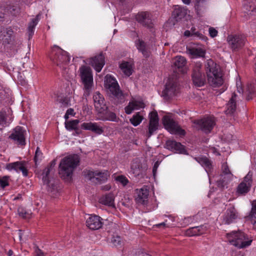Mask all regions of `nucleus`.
<instances>
[{
  "label": "nucleus",
  "mask_w": 256,
  "mask_h": 256,
  "mask_svg": "<svg viewBox=\"0 0 256 256\" xmlns=\"http://www.w3.org/2000/svg\"><path fill=\"white\" fill-rule=\"evenodd\" d=\"M136 44L137 48L141 52L146 58H148L150 56V53L146 48V46L145 42L140 40H138L136 41Z\"/></svg>",
  "instance_id": "2f4dec72"
},
{
  "label": "nucleus",
  "mask_w": 256,
  "mask_h": 256,
  "mask_svg": "<svg viewBox=\"0 0 256 256\" xmlns=\"http://www.w3.org/2000/svg\"><path fill=\"white\" fill-rule=\"evenodd\" d=\"M108 175L107 172H100L96 171L95 183L101 184L108 179Z\"/></svg>",
  "instance_id": "f704fd0d"
},
{
  "label": "nucleus",
  "mask_w": 256,
  "mask_h": 256,
  "mask_svg": "<svg viewBox=\"0 0 256 256\" xmlns=\"http://www.w3.org/2000/svg\"><path fill=\"white\" fill-rule=\"evenodd\" d=\"M80 128L83 130H90L98 134H100L104 132L102 128L96 122H84L81 124Z\"/></svg>",
  "instance_id": "412c9836"
},
{
  "label": "nucleus",
  "mask_w": 256,
  "mask_h": 256,
  "mask_svg": "<svg viewBox=\"0 0 256 256\" xmlns=\"http://www.w3.org/2000/svg\"><path fill=\"white\" fill-rule=\"evenodd\" d=\"M245 182H242L239 184L237 188V192L238 194L244 195L250 190V186L249 184H245Z\"/></svg>",
  "instance_id": "e433bc0d"
},
{
  "label": "nucleus",
  "mask_w": 256,
  "mask_h": 256,
  "mask_svg": "<svg viewBox=\"0 0 256 256\" xmlns=\"http://www.w3.org/2000/svg\"><path fill=\"white\" fill-rule=\"evenodd\" d=\"M86 224L90 229L98 230L102 227V218L98 216H91L87 219Z\"/></svg>",
  "instance_id": "6ab92c4d"
},
{
  "label": "nucleus",
  "mask_w": 256,
  "mask_h": 256,
  "mask_svg": "<svg viewBox=\"0 0 256 256\" xmlns=\"http://www.w3.org/2000/svg\"><path fill=\"white\" fill-rule=\"evenodd\" d=\"M9 176H4L0 177V186L2 188H5L8 185Z\"/></svg>",
  "instance_id": "a18cd8bd"
},
{
  "label": "nucleus",
  "mask_w": 256,
  "mask_h": 256,
  "mask_svg": "<svg viewBox=\"0 0 256 256\" xmlns=\"http://www.w3.org/2000/svg\"><path fill=\"white\" fill-rule=\"evenodd\" d=\"M222 174L220 179L218 180V186L221 188H224L231 180L233 175L226 162L222 164Z\"/></svg>",
  "instance_id": "9b49d317"
},
{
  "label": "nucleus",
  "mask_w": 256,
  "mask_h": 256,
  "mask_svg": "<svg viewBox=\"0 0 256 256\" xmlns=\"http://www.w3.org/2000/svg\"><path fill=\"white\" fill-rule=\"evenodd\" d=\"M142 166L140 162L138 161L133 162L131 166V168L132 172L136 176H142Z\"/></svg>",
  "instance_id": "473e14b6"
},
{
  "label": "nucleus",
  "mask_w": 256,
  "mask_h": 256,
  "mask_svg": "<svg viewBox=\"0 0 256 256\" xmlns=\"http://www.w3.org/2000/svg\"><path fill=\"white\" fill-rule=\"evenodd\" d=\"M36 256H44V253L36 246L34 247Z\"/></svg>",
  "instance_id": "4d7b16f0"
},
{
  "label": "nucleus",
  "mask_w": 256,
  "mask_h": 256,
  "mask_svg": "<svg viewBox=\"0 0 256 256\" xmlns=\"http://www.w3.org/2000/svg\"><path fill=\"white\" fill-rule=\"evenodd\" d=\"M38 16L36 18L32 19L30 22L28 24V34L29 39H30L34 34V30L35 26H36L38 22Z\"/></svg>",
  "instance_id": "c9c22d12"
},
{
  "label": "nucleus",
  "mask_w": 256,
  "mask_h": 256,
  "mask_svg": "<svg viewBox=\"0 0 256 256\" xmlns=\"http://www.w3.org/2000/svg\"><path fill=\"white\" fill-rule=\"evenodd\" d=\"M111 242L114 246H118L121 244V238L120 236H114L111 240Z\"/></svg>",
  "instance_id": "de8ad7c7"
},
{
  "label": "nucleus",
  "mask_w": 256,
  "mask_h": 256,
  "mask_svg": "<svg viewBox=\"0 0 256 256\" xmlns=\"http://www.w3.org/2000/svg\"><path fill=\"white\" fill-rule=\"evenodd\" d=\"M143 119V116L140 114V112H138L130 119V121L134 126H136L140 124Z\"/></svg>",
  "instance_id": "58836bf2"
},
{
  "label": "nucleus",
  "mask_w": 256,
  "mask_h": 256,
  "mask_svg": "<svg viewBox=\"0 0 256 256\" xmlns=\"http://www.w3.org/2000/svg\"><path fill=\"white\" fill-rule=\"evenodd\" d=\"M84 172L85 177L87 179L95 182L96 171L93 172L90 170H84Z\"/></svg>",
  "instance_id": "37998d69"
},
{
  "label": "nucleus",
  "mask_w": 256,
  "mask_h": 256,
  "mask_svg": "<svg viewBox=\"0 0 256 256\" xmlns=\"http://www.w3.org/2000/svg\"><path fill=\"white\" fill-rule=\"evenodd\" d=\"M236 95L234 93L226 106V110L224 112L227 116H233L236 110Z\"/></svg>",
  "instance_id": "5701e85b"
},
{
  "label": "nucleus",
  "mask_w": 256,
  "mask_h": 256,
  "mask_svg": "<svg viewBox=\"0 0 256 256\" xmlns=\"http://www.w3.org/2000/svg\"><path fill=\"white\" fill-rule=\"evenodd\" d=\"M195 160L204 167L206 171L210 170L212 168V162L206 156H202L194 158Z\"/></svg>",
  "instance_id": "cd10ccee"
},
{
  "label": "nucleus",
  "mask_w": 256,
  "mask_h": 256,
  "mask_svg": "<svg viewBox=\"0 0 256 256\" xmlns=\"http://www.w3.org/2000/svg\"><path fill=\"white\" fill-rule=\"evenodd\" d=\"M229 46L234 50L242 48L246 42V37L242 34L230 35L227 38Z\"/></svg>",
  "instance_id": "1a4fd4ad"
},
{
  "label": "nucleus",
  "mask_w": 256,
  "mask_h": 256,
  "mask_svg": "<svg viewBox=\"0 0 256 256\" xmlns=\"http://www.w3.org/2000/svg\"><path fill=\"white\" fill-rule=\"evenodd\" d=\"M42 180L44 184H46L48 186H50V180H48V176L42 175Z\"/></svg>",
  "instance_id": "bf43d9fd"
},
{
  "label": "nucleus",
  "mask_w": 256,
  "mask_h": 256,
  "mask_svg": "<svg viewBox=\"0 0 256 256\" xmlns=\"http://www.w3.org/2000/svg\"><path fill=\"white\" fill-rule=\"evenodd\" d=\"M114 179L124 186H126L129 182L128 179L124 175L115 176H114Z\"/></svg>",
  "instance_id": "a19ab883"
},
{
  "label": "nucleus",
  "mask_w": 256,
  "mask_h": 256,
  "mask_svg": "<svg viewBox=\"0 0 256 256\" xmlns=\"http://www.w3.org/2000/svg\"><path fill=\"white\" fill-rule=\"evenodd\" d=\"M209 34L211 37L214 38L217 36L218 31L214 28L211 27L209 28Z\"/></svg>",
  "instance_id": "6e6d98bb"
},
{
  "label": "nucleus",
  "mask_w": 256,
  "mask_h": 256,
  "mask_svg": "<svg viewBox=\"0 0 256 256\" xmlns=\"http://www.w3.org/2000/svg\"><path fill=\"white\" fill-rule=\"evenodd\" d=\"M184 36H188V37H189V36H196L199 37L200 38H204L203 35L202 34H200L198 32H192L191 33V32L188 30H186L184 32Z\"/></svg>",
  "instance_id": "09e8293b"
},
{
  "label": "nucleus",
  "mask_w": 256,
  "mask_h": 256,
  "mask_svg": "<svg viewBox=\"0 0 256 256\" xmlns=\"http://www.w3.org/2000/svg\"><path fill=\"white\" fill-rule=\"evenodd\" d=\"M238 217V212L234 207L232 206L226 210L223 217V222L226 224H230Z\"/></svg>",
  "instance_id": "a211bd4d"
},
{
  "label": "nucleus",
  "mask_w": 256,
  "mask_h": 256,
  "mask_svg": "<svg viewBox=\"0 0 256 256\" xmlns=\"http://www.w3.org/2000/svg\"><path fill=\"white\" fill-rule=\"evenodd\" d=\"M80 121L78 120H74L65 122L66 128L68 130H76Z\"/></svg>",
  "instance_id": "4c0bfd02"
},
{
  "label": "nucleus",
  "mask_w": 256,
  "mask_h": 256,
  "mask_svg": "<svg viewBox=\"0 0 256 256\" xmlns=\"http://www.w3.org/2000/svg\"><path fill=\"white\" fill-rule=\"evenodd\" d=\"M149 190L146 186H144L140 189L135 190L134 198L136 203L146 204L148 201Z\"/></svg>",
  "instance_id": "ddd939ff"
},
{
  "label": "nucleus",
  "mask_w": 256,
  "mask_h": 256,
  "mask_svg": "<svg viewBox=\"0 0 256 256\" xmlns=\"http://www.w3.org/2000/svg\"><path fill=\"white\" fill-rule=\"evenodd\" d=\"M194 123L197 124L199 128L204 132L207 134L211 132L216 122L214 118L207 117L200 120H196Z\"/></svg>",
  "instance_id": "9d476101"
},
{
  "label": "nucleus",
  "mask_w": 256,
  "mask_h": 256,
  "mask_svg": "<svg viewBox=\"0 0 256 256\" xmlns=\"http://www.w3.org/2000/svg\"><path fill=\"white\" fill-rule=\"evenodd\" d=\"M158 166H159V162L158 161H157L154 163V166L152 168V172H153L154 176H155Z\"/></svg>",
  "instance_id": "680f3d73"
},
{
  "label": "nucleus",
  "mask_w": 256,
  "mask_h": 256,
  "mask_svg": "<svg viewBox=\"0 0 256 256\" xmlns=\"http://www.w3.org/2000/svg\"><path fill=\"white\" fill-rule=\"evenodd\" d=\"M173 66L175 68H178L180 70V71L182 72H184V70L183 69L184 67L185 66L186 64V58L182 56H176L173 60Z\"/></svg>",
  "instance_id": "393cba45"
},
{
  "label": "nucleus",
  "mask_w": 256,
  "mask_h": 256,
  "mask_svg": "<svg viewBox=\"0 0 256 256\" xmlns=\"http://www.w3.org/2000/svg\"><path fill=\"white\" fill-rule=\"evenodd\" d=\"M110 188V186L109 185H106L102 186V189L104 190H108Z\"/></svg>",
  "instance_id": "338daca9"
},
{
  "label": "nucleus",
  "mask_w": 256,
  "mask_h": 256,
  "mask_svg": "<svg viewBox=\"0 0 256 256\" xmlns=\"http://www.w3.org/2000/svg\"><path fill=\"white\" fill-rule=\"evenodd\" d=\"M250 214H256V200H254L252 202V208Z\"/></svg>",
  "instance_id": "13d9d810"
},
{
  "label": "nucleus",
  "mask_w": 256,
  "mask_h": 256,
  "mask_svg": "<svg viewBox=\"0 0 256 256\" xmlns=\"http://www.w3.org/2000/svg\"><path fill=\"white\" fill-rule=\"evenodd\" d=\"M179 87L177 84L173 81L170 80L162 92V96L168 98L175 96L178 92Z\"/></svg>",
  "instance_id": "2eb2a0df"
},
{
  "label": "nucleus",
  "mask_w": 256,
  "mask_h": 256,
  "mask_svg": "<svg viewBox=\"0 0 256 256\" xmlns=\"http://www.w3.org/2000/svg\"><path fill=\"white\" fill-rule=\"evenodd\" d=\"M136 20L143 26L152 28V21L150 17V14L148 12H144L138 14L136 16Z\"/></svg>",
  "instance_id": "aec40b11"
},
{
  "label": "nucleus",
  "mask_w": 256,
  "mask_h": 256,
  "mask_svg": "<svg viewBox=\"0 0 256 256\" xmlns=\"http://www.w3.org/2000/svg\"><path fill=\"white\" fill-rule=\"evenodd\" d=\"M89 62L98 72H100L105 64L104 56L102 52L91 58Z\"/></svg>",
  "instance_id": "f3484780"
},
{
  "label": "nucleus",
  "mask_w": 256,
  "mask_h": 256,
  "mask_svg": "<svg viewBox=\"0 0 256 256\" xmlns=\"http://www.w3.org/2000/svg\"><path fill=\"white\" fill-rule=\"evenodd\" d=\"M136 110V107L134 106V104L132 102H130L128 105L125 108V112L126 114H130L132 112Z\"/></svg>",
  "instance_id": "3c124183"
},
{
  "label": "nucleus",
  "mask_w": 256,
  "mask_h": 256,
  "mask_svg": "<svg viewBox=\"0 0 256 256\" xmlns=\"http://www.w3.org/2000/svg\"><path fill=\"white\" fill-rule=\"evenodd\" d=\"M104 87L116 98L119 99L124 98L123 94L117 81L109 74H107L104 78Z\"/></svg>",
  "instance_id": "39448f33"
},
{
  "label": "nucleus",
  "mask_w": 256,
  "mask_h": 256,
  "mask_svg": "<svg viewBox=\"0 0 256 256\" xmlns=\"http://www.w3.org/2000/svg\"><path fill=\"white\" fill-rule=\"evenodd\" d=\"M227 236L232 244L240 248L250 246L252 242V240H248L246 235L240 231L232 232Z\"/></svg>",
  "instance_id": "20e7f679"
},
{
  "label": "nucleus",
  "mask_w": 256,
  "mask_h": 256,
  "mask_svg": "<svg viewBox=\"0 0 256 256\" xmlns=\"http://www.w3.org/2000/svg\"><path fill=\"white\" fill-rule=\"evenodd\" d=\"M234 256H244V254L240 252H238Z\"/></svg>",
  "instance_id": "774afa93"
},
{
  "label": "nucleus",
  "mask_w": 256,
  "mask_h": 256,
  "mask_svg": "<svg viewBox=\"0 0 256 256\" xmlns=\"http://www.w3.org/2000/svg\"><path fill=\"white\" fill-rule=\"evenodd\" d=\"M49 56L54 64L60 67L67 64L70 60L68 52L56 45L52 48Z\"/></svg>",
  "instance_id": "7ed1b4c3"
},
{
  "label": "nucleus",
  "mask_w": 256,
  "mask_h": 256,
  "mask_svg": "<svg viewBox=\"0 0 256 256\" xmlns=\"http://www.w3.org/2000/svg\"><path fill=\"white\" fill-rule=\"evenodd\" d=\"M187 14L186 10L184 8L176 7L173 12L172 15L176 21L182 20Z\"/></svg>",
  "instance_id": "c85d7f7f"
},
{
  "label": "nucleus",
  "mask_w": 256,
  "mask_h": 256,
  "mask_svg": "<svg viewBox=\"0 0 256 256\" xmlns=\"http://www.w3.org/2000/svg\"><path fill=\"white\" fill-rule=\"evenodd\" d=\"M25 130L21 126H18L14 130L9 138L17 144L24 146L26 144Z\"/></svg>",
  "instance_id": "f8f14e48"
},
{
  "label": "nucleus",
  "mask_w": 256,
  "mask_h": 256,
  "mask_svg": "<svg viewBox=\"0 0 256 256\" xmlns=\"http://www.w3.org/2000/svg\"><path fill=\"white\" fill-rule=\"evenodd\" d=\"M162 122L165 128L172 134H178L184 136L185 132L182 129L178 123L173 118L168 116L163 117Z\"/></svg>",
  "instance_id": "0eeeda50"
},
{
  "label": "nucleus",
  "mask_w": 256,
  "mask_h": 256,
  "mask_svg": "<svg viewBox=\"0 0 256 256\" xmlns=\"http://www.w3.org/2000/svg\"><path fill=\"white\" fill-rule=\"evenodd\" d=\"M166 148L181 154H185L186 150L184 146L180 142L174 140H168L166 143Z\"/></svg>",
  "instance_id": "4be33fe9"
},
{
  "label": "nucleus",
  "mask_w": 256,
  "mask_h": 256,
  "mask_svg": "<svg viewBox=\"0 0 256 256\" xmlns=\"http://www.w3.org/2000/svg\"><path fill=\"white\" fill-rule=\"evenodd\" d=\"M58 100L61 104V106L68 107L70 105V98L67 96H61L58 98Z\"/></svg>",
  "instance_id": "79ce46f5"
},
{
  "label": "nucleus",
  "mask_w": 256,
  "mask_h": 256,
  "mask_svg": "<svg viewBox=\"0 0 256 256\" xmlns=\"http://www.w3.org/2000/svg\"><path fill=\"white\" fill-rule=\"evenodd\" d=\"M242 182H245L246 184H249L250 186H251L252 182V174L249 172L247 175L244 177V181Z\"/></svg>",
  "instance_id": "603ef678"
},
{
  "label": "nucleus",
  "mask_w": 256,
  "mask_h": 256,
  "mask_svg": "<svg viewBox=\"0 0 256 256\" xmlns=\"http://www.w3.org/2000/svg\"><path fill=\"white\" fill-rule=\"evenodd\" d=\"M186 52L194 57H204L205 55V51L201 48H188Z\"/></svg>",
  "instance_id": "c756f323"
},
{
  "label": "nucleus",
  "mask_w": 256,
  "mask_h": 256,
  "mask_svg": "<svg viewBox=\"0 0 256 256\" xmlns=\"http://www.w3.org/2000/svg\"><path fill=\"white\" fill-rule=\"evenodd\" d=\"M27 162L25 161L16 162L6 164V168L8 170H14L16 172H22V174L28 176V170L26 168Z\"/></svg>",
  "instance_id": "dca6fc26"
},
{
  "label": "nucleus",
  "mask_w": 256,
  "mask_h": 256,
  "mask_svg": "<svg viewBox=\"0 0 256 256\" xmlns=\"http://www.w3.org/2000/svg\"><path fill=\"white\" fill-rule=\"evenodd\" d=\"M66 114H67L68 116L69 115L74 116V110L72 108H68L66 110Z\"/></svg>",
  "instance_id": "0e129e2a"
},
{
  "label": "nucleus",
  "mask_w": 256,
  "mask_h": 256,
  "mask_svg": "<svg viewBox=\"0 0 256 256\" xmlns=\"http://www.w3.org/2000/svg\"><path fill=\"white\" fill-rule=\"evenodd\" d=\"M246 92L247 94L246 99L248 100L252 99V96H254L256 93V84H248L246 87Z\"/></svg>",
  "instance_id": "72a5a7b5"
},
{
  "label": "nucleus",
  "mask_w": 256,
  "mask_h": 256,
  "mask_svg": "<svg viewBox=\"0 0 256 256\" xmlns=\"http://www.w3.org/2000/svg\"><path fill=\"white\" fill-rule=\"evenodd\" d=\"M79 71L84 88L88 93H89L93 84V76L92 69L89 66H82L80 68Z\"/></svg>",
  "instance_id": "423d86ee"
},
{
  "label": "nucleus",
  "mask_w": 256,
  "mask_h": 256,
  "mask_svg": "<svg viewBox=\"0 0 256 256\" xmlns=\"http://www.w3.org/2000/svg\"><path fill=\"white\" fill-rule=\"evenodd\" d=\"M100 202L109 206H114V196L112 194L109 193L102 196L100 199Z\"/></svg>",
  "instance_id": "a878e982"
},
{
  "label": "nucleus",
  "mask_w": 256,
  "mask_h": 256,
  "mask_svg": "<svg viewBox=\"0 0 256 256\" xmlns=\"http://www.w3.org/2000/svg\"><path fill=\"white\" fill-rule=\"evenodd\" d=\"M100 118L102 120H108L110 121H116V114L108 110V108L104 110V113H100Z\"/></svg>",
  "instance_id": "7c9ffc66"
},
{
  "label": "nucleus",
  "mask_w": 256,
  "mask_h": 256,
  "mask_svg": "<svg viewBox=\"0 0 256 256\" xmlns=\"http://www.w3.org/2000/svg\"><path fill=\"white\" fill-rule=\"evenodd\" d=\"M79 162L77 154L70 155L62 160L59 164V174L64 180H68L72 176L74 170Z\"/></svg>",
  "instance_id": "f257e3e1"
},
{
  "label": "nucleus",
  "mask_w": 256,
  "mask_h": 256,
  "mask_svg": "<svg viewBox=\"0 0 256 256\" xmlns=\"http://www.w3.org/2000/svg\"><path fill=\"white\" fill-rule=\"evenodd\" d=\"M205 66L208 80L210 84L214 87L221 86L223 83V78L219 66L212 60H208Z\"/></svg>",
  "instance_id": "f03ea898"
},
{
  "label": "nucleus",
  "mask_w": 256,
  "mask_h": 256,
  "mask_svg": "<svg viewBox=\"0 0 256 256\" xmlns=\"http://www.w3.org/2000/svg\"><path fill=\"white\" fill-rule=\"evenodd\" d=\"M247 218L251 221L254 224H256V214H249Z\"/></svg>",
  "instance_id": "052dcab7"
},
{
  "label": "nucleus",
  "mask_w": 256,
  "mask_h": 256,
  "mask_svg": "<svg viewBox=\"0 0 256 256\" xmlns=\"http://www.w3.org/2000/svg\"><path fill=\"white\" fill-rule=\"evenodd\" d=\"M132 102L134 104V106L136 107V110L144 108V103L142 102L134 101Z\"/></svg>",
  "instance_id": "5fc2aeb1"
},
{
  "label": "nucleus",
  "mask_w": 256,
  "mask_h": 256,
  "mask_svg": "<svg viewBox=\"0 0 256 256\" xmlns=\"http://www.w3.org/2000/svg\"><path fill=\"white\" fill-rule=\"evenodd\" d=\"M7 118L6 112L4 111H0V125L5 126L7 124Z\"/></svg>",
  "instance_id": "c03bdc74"
},
{
  "label": "nucleus",
  "mask_w": 256,
  "mask_h": 256,
  "mask_svg": "<svg viewBox=\"0 0 256 256\" xmlns=\"http://www.w3.org/2000/svg\"><path fill=\"white\" fill-rule=\"evenodd\" d=\"M94 106L98 114L104 113L108 106H106L103 96L99 92H96L93 96Z\"/></svg>",
  "instance_id": "4468645a"
},
{
  "label": "nucleus",
  "mask_w": 256,
  "mask_h": 256,
  "mask_svg": "<svg viewBox=\"0 0 256 256\" xmlns=\"http://www.w3.org/2000/svg\"><path fill=\"white\" fill-rule=\"evenodd\" d=\"M206 230V227L204 226H194L190 228L186 231V234L189 236L202 234Z\"/></svg>",
  "instance_id": "b1692460"
},
{
  "label": "nucleus",
  "mask_w": 256,
  "mask_h": 256,
  "mask_svg": "<svg viewBox=\"0 0 256 256\" xmlns=\"http://www.w3.org/2000/svg\"><path fill=\"white\" fill-rule=\"evenodd\" d=\"M150 122H158V114L156 111H152L150 114Z\"/></svg>",
  "instance_id": "8fccbe9b"
},
{
  "label": "nucleus",
  "mask_w": 256,
  "mask_h": 256,
  "mask_svg": "<svg viewBox=\"0 0 256 256\" xmlns=\"http://www.w3.org/2000/svg\"><path fill=\"white\" fill-rule=\"evenodd\" d=\"M18 213L19 216L23 218H29L30 216V214L26 212V210L22 208H18Z\"/></svg>",
  "instance_id": "49530a36"
},
{
  "label": "nucleus",
  "mask_w": 256,
  "mask_h": 256,
  "mask_svg": "<svg viewBox=\"0 0 256 256\" xmlns=\"http://www.w3.org/2000/svg\"><path fill=\"white\" fill-rule=\"evenodd\" d=\"M42 153L40 150L39 148H37L36 150V151L35 153V156H34V161L36 163L39 160H40L42 157Z\"/></svg>",
  "instance_id": "864d4df0"
},
{
  "label": "nucleus",
  "mask_w": 256,
  "mask_h": 256,
  "mask_svg": "<svg viewBox=\"0 0 256 256\" xmlns=\"http://www.w3.org/2000/svg\"><path fill=\"white\" fill-rule=\"evenodd\" d=\"M202 66L200 63H196L192 74L194 84L198 87L204 86L206 82L204 75L202 72Z\"/></svg>",
  "instance_id": "6e6552de"
},
{
  "label": "nucleus",
  "mask_w": 256,
  "mask_h": 256,
  "mask_svg": "<svg viewBox=\"0 0 256 256\" xmlns=\"http://www.w3.org/2000/svg\"><path fill=\"white\" fill-rule=\"evenodd\" d=\"M56 164V160H53L52 161V162H50V166H48V168H50L52 169V168Z\"/></svg>",
  "instance_id": "69168bd1"
},
{
  "label": "nucleus",
  "mask_w": 256,
  "mask_h": 256,
  "mask_svg": "<svg viewBox=\"0 0 256 256\" xmlns=\"http://www.w3.org/2000/svg\"><path fill=\"white\" fill-rule=\"evenodd\" d=\"M120 68L124 74L127 76H130L133 72L132 64L128 62H122L120 64Z\"/></svg>",
  "instance_id": "bb28decb"
},
{
  "label": "nucleus",
  "mask_w": 256,
  "mask_h": 256,
  "mask_svg": "<svg viewBox=\"0 0 256 256\" xmlns=\"http://www.w3.org/2000/svg\"><path fill=\"white\" fill-rule=\"evenodd\" d=\"M51 168H46L43 171V172L42 174V175H44L46 176H48V175L50 174V172L51 170Z\"/></svg>",
  "instance_id": "e2e57ef3"
},
{
  "label": "nucleus",
  "mask_w": 256,
  "mask_h": 256,
  "mask_svg": "<svg viewBox=\"0 0 256 256\" xmlns=\"http://www.w3.org/2000/svg\"><path fill=\"white\" fill-rule=\"evenodd\" d=\"M158 122H149L148 137H150L153 134V133L158 130Z\"/></svg>",
  "instance_id": "ea45409f"
}]
</instances>
